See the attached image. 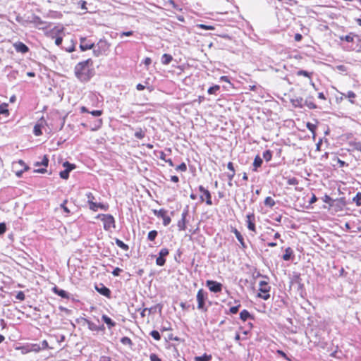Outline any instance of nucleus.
Returning a JSON list of instances; mask_svg holds the SVG:
<instances>
[{"instance_id": "obj_39", "label": "nucleus", "mask_w": 361, "mask_h": 361, "mask_svg": "<svg viewBox=\"0 0 361 361\" xmlns=\"http://www.w3.org/2000/svg\"><path fill=\"white\" fill-rule=\"evenodd\" d=\"M158 235L156 230H152L148 233L147 239L150 241H154Z\"/></svg>"}, {"instance_id": "obj_7", "label": "nucleus", "mask_w": 361, "mask_h": 361, "mask_svg": "<svg viewBox=\"0 0 361 361\" xmlns=\"http://www.w3.org/2000/svg\"><path fill=\"white\" fill-rule=\"evenodd\" d=\"M207 293L204 291L202 288L198 290L196 295L198 310L202 312L207 311V307L205 305V302L207 300Z\"/></svg>"}, {"instance_id": "obj_9", "label": "nucleus", "mask_w": 361, "mask_h": 361, "mask_svg": "<svg viewBox=\"0 0 361 361\" xmlns=\"http://www.w3.org/2000/svg\"><path fill=\"white\" fill-rule=\"evenodd\" d=\"M206 286L209 290L212 293H220L222 290V284L219 282L213 280H207L206 281Z\"/></svg>"}, {"instance_id": "obj_6", "label": "nucleus", "mask_w": 361, "mask_h": 361, "mask_svg": "<svg viewBox=\"0 0 361 361\" xmlns=\"http://www.w3.org/2000/svg\"><path fill=\"white\" fill-rule=\"evenodd\" d=\"M198 191L200 192V202L201 203L204 202L207 206H212L213 202L210 191L203 185H199Z\"/></svg>"}, {"instance_id": "obj_56", "label": "nucleus", "mask_w": 361, "mask_h": 361, "mask_svg": "<svg viewBox=\"0 0 361 361\" xmlns=\"http://www.w3.org/2000/svg\"><path fill=\"white\" fill-rule=\"evenodd\" d=\"M122 271V269L118 268V267H116L115 268L113 271H112V274L114 276H118L120 275L121 272Z\"/></svg>"}, {"instance_id": "obj_29", "label": "nucleus", "mask_w": 361, "mask_h": 361, "mask_svg": "<svg viewBox=\"0 0 361 361\" xmlns=\"http://www.w3.org/2000/svg\"><path fill=\"white\" fill-rule=\"evenodd\" d=\"M173 61V56L169 54H164L161 56V63L164 65H168Z\"/></svg>"}, {"instance_id": "obj_38", "label": "nucleus", "mask_w": 361, "mask_h": 361, "mask_svg": "<svg viewBox=\"0 0 361 361\" xmlns=\"http://www.w3.org/2000/svg\"><path fill=\"white\" fill-rule=\"evenodd\" d=\"M220 90V86L219 85H215L212 87H210L207 92L209 94H216L218 91Z\"/></svg>"}, {"instance_id": "obj_53", "label": "nucleus", "mask_w": 361, "mask_h": 361, "mask_svg": "<svg viewBox=\"0 0 361 361\" xmlns=\"http://www.w3.org/2000/svg\"><path fill=\"white\" fill-rule=\"evenodd\" d=\"M121 341L123 344H132V341L128 337H123Z\"/></svg>"}, {"instance_id": "obj_34", "label": "nucleus", "mask_w": 361, "mask_h": 361, "mask_svg": "<svg viewBox=\"0 0 361 361\" xmlns=\"http://www.w3.org/2000/svg\"><path fill=\"white\" fill-rule=\"evenodd\" d=\"M8 106V105L6 103H3L0 104V114H4L8 116L9 114Z\"/></svg>"}, {"instance_id": "obj_46", "label": "nucleus", "mask_w": 361, "mask_h": 361, "mask_svg": "<svg viewBox=\"0 0 361 361\" xmlns=\"http://www.w3.org/2000/svg\"><path fill=\"white\" fill-rule=\"evenodd\" d=\"M306 126L310 131H311L312 133H314L317 129V124L307 122Z\"/></svg>"}, {"instance_id": "obj_50", "label": "nucleus", "mask_w": 361, "mask_h": 361, "mask_svg": "<svg viewBox=\"0 0 361 361\" xmlns=\"http://www.w3.org/2000/svg\"><path fill=\"white\" fill-rule=\"evenodd\" d=\"M276 353L281 355L282 357L285 358L286 360L290 361V359L286 355V354L283 350H277Z\"/></svg>"}, {"instance_id": "obj_24", "label": "nucleus", "mask_w": 361, "mask_h": 361, "mask_svg": "<svg viewBox=\"0 0 361 361\" xmlns=\"http://www.w3.org/2000/svg\"><path fill=\"white\" fill-rule=\"evenodd\" d=\"M305 105L310 109H315L317 108V104L314 102L313 97H307L305 101Z\"/></svg>"}, {"instance_id": "obj_33", "label": "nucleus", "mask_w": 361, "mask_h": 361, "mask_svg": "<svg viewBox=\"0 0 361 361\" xmlns=\"http://www.w3.org/2000/svg\"><path fill=\"white\" fill-rule=\"evenodd\" d=\"M250 317H251V315H250V312L247 310H242L240 312V318L243 322H245Z\"/></svg>"}, {"instance_id": "obj_61", "label": "nucleus", "mask_w": 361, "mask_h": 361, "mask_svg": "<svg viewBox=\"0 0 361 361\" xmlns=\"http://www.w3.org/2000/svg\"><path fill=\"white\" fill-rule=\"evenodd\" d=\"M63 38L61 37H57L55 39V44L57 46H60L62 44Z\"/></svg>"}, {"instance_id": "obj_45", "label": "nucleus", "mask_w": 361, "mask_h": 361, "mask_svg": "<svg viewBox=\"0 0 361 361\" xmlns=\"http://www.w3.org/2000/svg\"><path fill=\"white\" fill-rule=\"evenodd\" d=\"M150 335L152 336L154 339L156 341H159L161 339L160 334L158 331L153 330L150 332Z\"/></svg>"}, {"instance_id": "obj_63", "label": "nucleus", "mask_w": 361, "mask_h": 361, "mask_svg": "<svg viewBox=\"0 0 361 361\" xmlns=\"http://www.w3.org/2000/svg\"><path fill=\"white\" fill-rule=\"evenodd\" d=\"M317 200V198L316 195L314 193H312V197L309 201L310 204H313V203L316 202Z\"/></svg>"}, {"instance_id": "obj_47", "label": "nucleus", "mask_w": 361, "mask_h": 361, "mask_svg": "<svg viewBox=\"0 0 361 361\" xmlns=\"http://www.w3.org/2000/svg\"><path fill=\"white\" fill-rule=\"evenodd\" d=\"M287 183L290 185H296L299 183V181L296 178L293 177L288 179Z\"/></svg>"}, {"instance_id": "obj_35", "label": "nucleus", "mask_w": 361, "mask_h": 361, "mask_svg": "<svg viewBox=\"0 0 361 361\" xmlns=\"http://www.w3.org/2000/svg\"><path fill=\"white\" fill-rule=\"evenodd\" d=\"M296 75L298 76H302H302L307 77V78H308L309 79L311 80L312 76V73L308 72L307 71L300 70V71H298L296 73Z\"/></svg>"}, {"instance_id": "obj_49", "label": "nucleus", "mask_w": 361, "mask_h": 361, "mask_svg": "<svg viewBox=\"0 0 361 361\" xmlns=\"http://www.w3.org/2000/svg\"><path fill=\"white\" fill-rule=\"evenodd\" d=\"M240 307V304H238L236 306L231 307L229 311L231 314H236L238 312Z\"/></svg>"}, {"instance_id": "obj_48", "label": "nucleus", "mask_w": 361, "mask_h": 361, "mask_svg": "<svg viewBox=\"0 0 361 361\" xmlns=\"http://www.w3.org/2000/svg\"><path fill=\"white\" fill-rule=\"evenodd\" d=\"M16 298L20 301H23L25 299V295L23 291H19L17 293Z\"/></svg>"}, {"instance_id": "obj_32", "label": "nucleus", "mask_w": 361, "mask_h": 361, "mask_svg": "<svg viewBox=\"0 0 361 361\" xmlns=\"http://www.w3.org/2000/svg\"><path fill=\"white\" fill-rule=\"evenodd\" d=\"M212 355L204 353L202 356H197L195 357V361H210Z\"/></svg>"}, {"instance_id": "obj_22", "label": "nucleus", "mask_w": 361, "mask_h": 361, "mask_svg": "<svg viewBox=\"0 0 361 361\" xmlns=\"http://www.w3.org/2000/svg\"><path fill=\"white\" fill-rule=\"evenodd\" d=\"M263 160L260 157L259 155H256L254 161L252 164V171L255 172H257L258 171V169L260 168L262 165Z\"/></svg>"}, {"instance_id": "obj_12", "label": "nucleus", "mask_w": 361, "mask_h": 361, "mask_svg": "<svg viewBox=\"0 0 361 361\" xmlns=\"http://www.w3.org/2000/svg\"><path fill=\"white\" fill-rule=\"evenodd\" d=\"M246 222L247 228L252 231L253 233H257L256 226H255V215L254 213H250L247 214L246 216Z\"/></svg>"}, {"instance_id": "obj_58", "label": "nucleus", "mask_w": 361, "mask_h": 361, "mask_svg": "<svg viewBox=\"0 0 361 361\" xmlns=\"http://www.w3.org/2000/svg\"><path fill=\"white\" fill-rule=\"evenodd\" d=\"M337 162L338 164H339V166L340 167H344V166H348V164L347 163H345L344 161L343 160H341L340 159L337 158Z\"/></svg>"}, {"instance_id": "obj_52", "label": "nucleus", "mask_w": 361, "mask_h": 361, "mask_svg": "<svg viewBox=\"0 0 361 361\" xmlns=\"http://www.w3.org/2000/svg\"><path fill=\"white\" fill-rule=\"evenodd\" d=\"M67 200H65L63 201V202L61 204V208L63 209V211L67 213V214H69L70 213V210L68 209V208L66 206V204L67 203Z\"/></svg>"}, {"instance_id": "obj_41", "label": "nucleus", "mask_w": 361, "mask_h": 361, "mask_svg": "<svg viewBox=\"0 0 361 361\" xmlns=\"http://www.w3.org/2000/svg\"><path fill=\"white\" fill-rule=\"evenodd\" d=\"M345 97L349 99L350 103H355L354 99L355 98L356 95L353 91H348L347 94L345 95Z\"/></svg>"}, {"instance_id": "obj_57", "label": "nucleus", "mask_w": 361, "mask_h": 361, "mask_svg": "<svg viewBox=\"0 0 361 361\" xmlns=\"http://www.w3.org/2000/svg\"><path fill=\"white\" fill-rule=\"evenodd\" d=\"M133 35V31H126V32H123L120 34V36L122 37L123 36H126V37H129V36H132Z\"/></svg>"}, {"instance_id": "obj_3", "label": "nucleus", "mask_w": 361, "mask_h": 361, "mask_svg": "<svg viewBox=\"0 0 361 361\" xmlns=\"http://www.w3.org/2000/svg\"><path fill=\"white\" fill-rule=\"evenodd\" d=\"M97 219H100L103 223V228L105 231H109L116 228V221L114 217L109 214H99Z\"/></svg>"}, {"instance_id": "obj_27", "label": "nucleus", "mask_w": 361, "mask_h": 361, "mask_svg": "<svg viewBox=\"0 0 361 361\" xmlns=\"http://www.w3.org/2000/svg\"><path fill=\"white\" fill-rule=\"evenodd\" d=\"M97 45H98L99 48H98V49H94L93 50V52H94V55H95L96 56H99V55H101V54H102V51H101V49H100V48H102V47H106L108 48V47H109V46H108V44H107V43H106L105 41H104V42H102V41H101V42H99L97 44Z\"/></svg>"}, {"instance_id": "obj_16", "label": "nucleus", "mask_w": 361, "mask_h": 361, "mask_svg": "<svg viewBox=\"0 0 361 361\" xmlns=\"http://www.w3.org/2000/svg\"><path fill=\"white\" fill-rule=\"evenodd\" d=\"M13 46L18 53L26 54L30 51L29 47L22 42H15Z\"/></svg>"}, {"instance_id": "obj_23", "label": "nucleus", "mask_w": 361, "mask_h": 361, "mask_svg": "<svg viewBox=\"0 0 361 361\" xmlns=\"http://www.w3.org/2000/svg\"><path fill=\"white\" fill-rule=\"evenodd\" d=\"M45 121L42 118L37 124L35 125L33 129V133L35 135L39 136L42 135V128L43 126V123Z\"/></svg>"}, {"instance_id": "obj_30", "label": "nucleus", "mask_w": 361, "mask_h": 361, "mask_svg": "<svg viewBox=\"0 0 361 361\" xmlns=\"http://www.w3.org/2000/svg\"><path fill=\"white\" fill-rule=\"evenodd\" d=\"M264 203L265 206L269 207L270 208H272L276 204L274 200L271 197H267L264 200Z\"/></svg>"}, {"instance_id": "obj_4", "label": "nucleus", "mask_w": 361, "mask_h": 361, "mask_svg": "<svg viewBox=\"0 0 361 361\" xmlns=\"http://www.w3.org/2000/svg\"><path fill=\"white\" fill-rule=\"evenodd\" d=\"M15 350H20L22 354H27L32 352L38 353L41 350L40 345L38 343H25L16 345Z\"/></svg>"}, {"instance_id": "obj_43", "label": "nucleus", "mask_w": 361, "mask_h": 361, "mask_svg": "<svg viewBox=\"0 0 361 361\" xmlns=\"http://www.w3.org/2000/svg\"><path fill=\"white\" fill-rule=\"evenodd\" d=\"M197 27L206 30H214L215 29L213 25H207L204 24H197Z\"/></svg>"}, {"instance_id": "obj_36", "label": "nucleus", "mask_w": 361, "mask_h": 361, "mask_svg": "<svg viewBox=\"0 0 361 361\" xmlns=\"http://www.w3.org/2000/svg\"><path fill=\"white\" fill-rule=\"evenodd\" d=\"M340 39L341 41H345L348 42H353L354 41V35L353 33H350L349 35H347L345 36H341L340 37Z\"/></svg>"}, {"instance_id": "obj_8", "label": "nucleus", "mask_w": 361, "mask_h": 361, "mask_svg": "<svg viewBox=\"0 0 361 361\" xmlns=\"http://www.w3.org/2000/svg\"><path fill=\"white\" fill-rule=\"evenodd\" d=\"M153 213L154 215H156L157 217H160L163 219V224L164 226H168L171 221V219L169 216L167 214V211L164 209H160L159 210H153Z\"/></svg>"}, {"instance_id": "obj_62", "label": "nucleus", "mask_w": 361, "mask_h": 361, "mask_svg": "<svg viewBox=\"0 0 361 361\" xmlns=\"http://www.w3.org/2000/svg\"><path fill=\"white\" fill-rule=\"evenodd\" d=\"M144 64L146 66H148L151 64L152 63V59L149 58V57H147L145 59L144 61H143Z\"/></svg>"}, {"instance_id": "obj_18", "label": "nucleus", "mask_w": 361, "mask_h": 361, "mask_svg": "<svg viewBox=\"0 0 361 361\" xmlns=\"http://www.w3.org/2000/svg\"><path fill=\"white\" fill-rule=\"evenodd\" d=\"M101 287H99L97 286H95L96 290L100 293L101 295L106 297L107 298H111V292L110 289L107 287H106L104 284H100Z\"/></svg>"}, {"instance_id": "obj_60", "label": "nucleus", "mask_w": 361, "mask_h": 361, "mask_svg": "<svg viewBox=\"0 0 361 361\" xmlns=\"http://www.w3.org/2000/svg\"><path fill=\"white\" fill-rule=\"evenodd\" d=\"M41 350L42 349H47L49 348V343L46 340L42 341V347L40 346Z\"/></svg>"}, {"instance_id": "obj_19", "label": "nucleus", "mask_w": 361, "mask_h": 361, "mask_svg": "<svg viewBox=\"0 0 361 361\" xmlns=\"http://www.w3.org/2000/svg\"><path fill=\"white\" fill-rule=\"evenodd\" d=\"M16 164H19L22 167V169L16 171L15 172L17 177H21L23 173L25 171H28L30 169L29 166L21 159L18 160Z\"/></svg>"}, {"instance_id": "obj_31", "label": "nucleus", "mask_w": 361, "mask_h": 361, "mask_svg": "<svg viewBox=\"0 0 361 361\" xmlns=\"http://www.w3.org/2000/svg\"><path fill=\"white\" fill-rule=\"evenodd\" d=\"M115 242L117 246L119 247L121 249L125 251H128L129 250V246L127 244L124 243L122 240L117 238L116 239Z\"/></svg>"}, {"instance_id": "obj_42", "label": "nucleus", "mask_w": 361, "mask_h": 361, "mask_svg": "<svg viewBox=\"0 0 361 361\" xmlns=\"http://www.w3.org/2000/svg\"><path fill=\"white\" fill-rule=\"evenodd\" d=\"M31 23H33L35 25H42L43 22L42 21L41 18L39 16H33L32 18V20L30 21Z\"/></svg>"}, {"instance_id": "obj_20", "label": "nucleus", "mask_w": 361, "mask_h": 361, "mask_svg": "<svg viewBox=\"0 0 361 361\" xmlns=\"http://www.w3.org/2000/svg\"><path fill=\"white\" fill-rule=\"evenodd\" d=\"M231 232L235 234L236 238L238 239V242L240 244L241 247L243 249H245L247 247V245L244 241V238H243V235H241V233L235 228H232Z\"/></svg>"}, {"instance_id": "obj_28", "label": "nucleus", "mask_w": 361, "mask_h": 361, "mask_svg": "<svg viewBox=\"0 0 361 361\" xmlns=\"http://www.w3.org/2000/svg\"><path fill=\"white\" fill-rule=\"evenodd\" d=\"M102 319L107 324L109 329H111L116 326V323L110 317L105 314L102 315Z\"/></svg>"}, {"instance_id": "obj_37", "label": "nucleus", "mask_w": 361, "mask_h": 361, "mask_svg": "<svg viewBox=\"0 0 361 361\" xmlns=\"http://www.w3.org/2000/svg\"><path fill=\"white\" fill-rule=\"evenodd\" d=\"M262 156L266 161H269L272 159V152L270 149H267L263 152Z\"/></svg>"}, {"instance_id": "obj_17", "label": "nucleus", "mask_w": 361, "mask_h": 361, "mask_svg": "<svg viewBox=\"0 0 361 361\" xmlns=\"http://www.w3.org/2000/svg\"><path fill=\"white\" fill-rule=\"evenodd\" d=\"M188 214V212L184 211L181 214V219L178 221L177 226L180 231L186 230V217Z\"/></svg>"}, {"instance_id": "obj_13", "label": "nucleus", "mask_w": 361, "mask_h": 361, "mask_svg": "<svg viewBox=\"0 0 361 361\" xmlns=\"http://www.w3.org/2000/svg\"><path fill=\"white\" fill-rule=\"evenodd\" d=\"M169 251L167 248H162L159 252V257L156 259V264L158 266L162 267L166 263L165 257L169 255Z\"/></svg>"}, {"instance_id": "obj_15", "label": "nucleus", "mask_w": 361, "mask_h": 361, "mask_svg": "<svg viewBox=\"0 0 361 361\" xmlns=\"http://www.w3.org/2000/svg\"><path fill=\"white\" fill-rule=\"evenodd\" d=\"M227 168L230 171V172L227 173L226 176H227V178H228V185L229 186H232V180L235 176V168H234V164L233 162L231 161H229L228 164H227Z\"/></svg>"}, {"instance_id": "obj_14", "label": "nucleus", "mask_w": 361, "mask_h": 361, "mask_svg": "<svg viewBox=\"0 0 361 361\" xmlns=\"http://www.w3.org/2000/svg\"><path fill=\"white\" fill-rule=\"evenodd\" d=\"M94 42L87 39L86 37L80 38V49L82 51H86L88 49H91L94 47Z\"/></svg>"}, {"instance_id": "obj_2", "label": "nucleus", "mask_w": 361, "mask_h": 361, "mask_svg": "<svg viewBox=\"0 0 361 361\" xmlns=\"http://www.w3.org/2000/svg\"><path fill=\"white\" fill-rule=\"evenodd\" d=\"M86 197L87 199V204L89 205V209L92 212H97L99 209L107 211L109 208V206L106 203H102V202H96L95 197L93 195V193L89 192L86 193Z\"/></svg>"}, {"instance_id": "obj_40", "label": "nucleus", "mask_w": 361, "mask_h": 361, "mask_svg": "<svg viewBox=\"0 0 361 361\" xmlns=\"http://www.w3.org/2000/svg\"><path fill=\"white\" fill-rule=\"evenodd\" d=\"M145 136V131L139 128L135 133V137L137 139H142Z\"/></svg>"}, {"instance_id": "obj_5", "label": "nucleus", "mask_w": 361, "mask_h": 361, "mask_svg": "<svg viewBox=\"0 0 361 361\" xmlns=\"http://www.w3.org/2000/svg\"><path fill=\"white\" fill-rule=\"evenodd\" d=\"M271 286L268 281H260L259 283V292L257 296L264 300H267L270 298Z\"/></svg>"}, {"instance_id": "obj_1", "label": "nucleus", "mask_w": 361, "mask_h": 361, "mask_svg": "<svg viewBox=\"0 0 361 361\" xmlns=\"http://www.w3.org/2000/svg\"><path fill=\"white\" fill-rule=\"evenodd\" d=\"M93 65L92 59H87L77 63L74 68L75 77L83 82L89 81L94 74Z\"/></svg>"}, {"instance_id": "obj_55", "label": "nucleus", "mask_w": 361, "mask_h": 361, "mask_svg": "<svg viewBox=\"0 0 361 361\" xmlns=\"http://www.w3.org/2000/svg\"><path fill=\"white\" fill-rule=\"evenodd\" d=\"M151 361H161V360L158 357L157 355L152 353L149 356Z\"/></svg>"}, {"instance_id": "obj_44", "label": "nucleus", "mask_w": 361, "mask_h": 361, "mask_svg": "<svg viewBox=\"0 0 361 361\" xmlns=\"http://www.w3.org/2000/svg\"><path fill=\"white\" fill-rule=\"evenodd\" d=\"M176 170L178 171L185 172L187 171V166L185 163L183 162L176 167Z\"/></svg>"}, {"instance_id": "obj_21", "label": "nucleus", "mask_w": 361, "mask_h": 361, "mask_svg": "<svg viewBox=\"0 0 361 361\" xmlns=\"http://www.w3.org/2000/svg\"><path fill=\"white\" fill-rule=\"evenodd\" d=\"M85 322L87 324L88 329L90 331H99L104 330V326L103 325L100 326H97L94 322H91V321L87 319H85Z\"/></svg>"}, {"instance_id": "obj_10", "label": "nucleus", "mask_w": 361, "mask_h": 361, "mask_svg": "<svg viewBox=\"0 0 361 361\" xmlns=\"http://www.w3.org/2000/svg\"><path fill=\"white\" fill-rule=\"evenodd\" d=\"M49 160L48 156L44 155L42 158V161H40V162L37 161L34 164L35 166H43L44 168L35 169V170H34V172L38 173H45L47 172V167L49 165Z\"/></svg>"}, {"instance_id": "obj_11", "label": "nucleus", "mask_w": 361, "mask_h": 361, "mask_svg": "<svg viewBox=\"0 0 361 361\" xmlns=\"http://www.w3.org/2000/svg\"><path fill=\"white\" fill-rule=\"evenodd\" d=\"M63 166L66 168L65 170L61 171L59 173L60 177L62 179L67 180L69 177V173L71 171L75 168V165L73 164H71L68 161H65L63 164Z\"/></svg>"}, {"instance_id": "obj_54", "label": "nucleus", "mask_w": 361, "mask_h": 361, "mask_svg": "<svg viewBox=\"0 0 361 361\" xmlns=\"http://www.w3.org/2000/svg\"><path fill=\"white\" fill-rule=\"evenodd\" d=\"M6 231V226L5 223H0V235L4 234Z\"/></svg>"}, {"instance_id": "obj_64", "label": "nucleus", "mask_w": 361, "mask_h": 361, "mask_svg": "<svg viewBox=\"0 0 361 361\" xmlns=\"http://www.w3.org/2000/svg\"><path fill=\"white\" fill-rule=\"evenodd\" d=\"M99 361H111V358L108 356H102Z\"/></svg>"}, {"instance_id": "obj_51", "label": "nucleus", "mask_w": 361, "mask_h": 361, "mask_svg": "<svg viewBox=\"0 0 361 361\" xmlns=\"http://www.w3.org/2000/svg\"><path fill=\"white\" fill-rule=\"evenodd\" d=\"M89 113L94 116H100L103 114V111L102 110H94Z\"/></svg>"}, {"instance_id": "obj_25", "label": "nucleus", "mask_w": 361, "mask_h": 361, "mask_svg": "<svg viewBox=\"0 0 361 361\" xmlns=\"http://www.w3.org/2000/svg\"><path fill=\"white\" fill-rule=\"evenodd\" d=\"M52 290L54 293L61 297L62 298L68 299L69 298V295L66 291L64 290L59 289L56 286L54 287Z\"/></svg>"}, {"instance_id": "obj_59", "label": "nucleus", "mask_w": 361, "mask_h": 361, "mask_svg": "<svg viewBox=\"0 0 361 361\" xmlns=\"http://www.w3.org/2000/svg\"><path fill=\"white\" fill-rule=\"evenodd\" d=\"M357 205H361V193H357L355 197Z\"/></svg>"}, {"instance_id": "obj_26", "label": "nucleus", "mask_w": 361, "mask_h": 361, "mask_svg": "<svg viewBox=\"0 0 361 361\" xmlns=\"http://www.w3.org/2000/svg\"><path fill=\"white\" fill-rule=\"evenodd\" d=\"M293 255V251L291 247H288L286 248L285 253L283 255V259L284 261H288L291 259Z\"/></svg>"}]
</instances>
